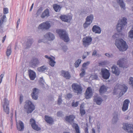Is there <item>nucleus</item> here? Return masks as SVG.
<instances>
[{"label":"nucleus","instance_id":"f257e3e1","mask_svg":"<svg viewBox=\"0 0 133 133\" xmlns=\"http://www.w3.org/2000/svg\"><path fill=\"white\" fill-rule=\"evenodd\" d=\"M115 45L119 50L121 51L126 50L128 48L126 42L122 39L116 40Z\"/></svg>","mask_w":133,"mask_h":133},{"label":"nucleus","instance_id":"f03ea898","mask_svg":"<svg viewBox=\"0 0 133 133\" xmlns=\"http://www.w3.org/2000/svg\"><path fill=\"white\" fill-rule=\"evenodd\" d=\"M56 32L60 38L65 42H68L69 41L68 34L65 30L59 29L56 30Z\"/></svg>","mask_w":133,"mask_h":133},{"label":"nucleus","instance_id":"7ed1b4c3","mask_svg":"<svg viewBox=\"0 0 133 133\" xmlns=\"http://www.w3.org/2000/svg\"><path fill=\"white\" fill-rule=\"evenodd\" d=\"M127 19L125 17H123L121 20L120 22H119L116 25V29L118 32H120L122 31V30L124 29L127 23Z\"/></svg>","mask_w":133,"mask_h":133},{"label":"nucleus","instance_id":"20e7f679","mask_svg":"<svg viewBox=\"0 0 133 133\" xmlns=\"http://www.w3.org/2000/svg\"><path fill=\"white\" fill-rule=\"evenodd\" d=\"M24 108L27 109V112L28 113H31L35 109V106L32 102L30 101H27L25 102Z\"/></svg>","mask_w":133,"mask_h":133},{"label":"nucleus","instance_id":"39448f33","mask_svg":"<svg viewBox=\"0 0 133 133\" xmlns=\"http://www.w3.org/2000/svg\"><path fill=\"white\" fill-rule=\"evenodd\" d=\"M73 91L77 95L81 94L82 92V89L81 86L77 83H73L71 85Z\"/></svg>","mask_w":133,"mask_h":133},{"label":"nucleus","instance_id":"423d86ee","mask_svg":"<svg viewBox=\"0 0 133 133\" xmlns=\"http://www.w3.org/2000/svg\"><path fill=\"white\" fill-rule=\"evenodd\" d=\"M92 38L90 36H86L83 39V44L85 47H88L91 43Z\"/></svg>","mask_w":133,"mask_h":133},{"label":"nucleus","instance_id":"0eeeda50","mask_svg":"<svg viewBox=\"0 0 133 133\" xmlns=\"http://www.w3.org/2000/svg\"><path fill=\"white\" fill-rule=\"evenodd\" d=\"M51 27L50 24L48 21H46L40 24L38 27L39 29H41L42 30H48Z\"/></svg>","mask_w":133,"mask_h":133},{"label":"nucleus","instance_id":"6e6552de","mask_svg":"<svg viewBox=\"0 0 133 133\" xmlns=\"http://www.w3.org/2000/svg\"><path fill=\"white\" fill-rule=\"evenodd\" d=\"M32 92L31 94L32 98L34 100H37L38 98V95L39 93V90L36 88H33Z\"/></svg>","mask_w":133,"mask_h":133},{"label":"nucleus","instance_id":"1a4fd4ad","mask_svg":"<svg viewBox=\"0 0 133 133\" xmlns=\"http://www.w3.org/2000/svg\"><path fill=\"white\" fill-rule=\"evenodd\" d=\"M123 128L126 131L130 133H133V125L128 123H125L123 125Z\"/></svg>","mask_w":133,"mask_h":133},{"label":"nucleus","instance_id":"9d476101","mask_svg":"<svg viewBox=\"0 0 133 133\" xmlns=\"http://www.w3.org/2000/svg\"><path fill=\"white\" fill-rule=\"evenodd\" d=\"M59 18L63 21L70 22L72 19V17L68 15H63L60 16Z\"/></svg>","mask_w":133,"mask_h":133},{"label":"nucleus","instance_id":"9b49d317","mask_svg":"<svg viewBox=\"0 0 133 133\" xmlns=\"http://www.w3.org/2000/svg\"><path fill=\"white\" fill-rule=\"evenodd\" d=\"M101 73L102 77L104 79H108L110 76V73L108 70L106 69H102Z\"/></svg>","mask_w":133,"mask_h":133},{"label":"nucleus","instance_id":"f8f14e48","mask_svg":"<svg viewBox=\"0 0 133 133\" xmlns=\"http://www.w3.org/2000/svg\"><path fill=\"white\" fill-rule=\"evenodd\" d=\"M75 118V117L74 115H71L69 116H66L65 119L66 122L72 124L74 123V119Z\"/></svg>","mask_w":133,"mask_h":133},{"label":"nucleus","instance_id":"ddd939ff","mask_svg":"<svg viewBox=\"0 0 133 133\" xmlns=\"http://www.w3.org/2000/svg\"><path fill=\"white\" fill-rule=\"evenodd\" d=\"M16 127L18 130L20 131H23L24 129V123L21 121H19L18 122H16Z\"/></svg>","mask_w":133,"mask_h":133},{"label":"nucleus","instance_id":"4468645a","mask_svg":"<svg viewBox=\"0 0 133 133\" xmlns=\"http://www.w3.org/2000/svg\"><path fill=\"white\" fill-rule=\"evenodd\" d=\"M111 71L112 73L116 76H118L120 73V71L118 67L115 65H113L111 68Z\"/></svg>","mask_w":133,"mask_h":133},{"label":"nucleus","instance_id":"2eb2a0df","mask_svg":"<svg viewBox=\"0 0 133 133\" xmlns=\"http://www.w3.org/2000/svg\"><path fill=\"white\" fill-rule=\"evenodd\" d=\"M92 90L90 87H88L85 92V97L87 99H89L92 96Z\"/></svg>","mask_w":133,"mask_h":133},{"label":"nucleus","instance_id":"dca6fc26","mask_svg":"<svg viewBox=\"0 0 133 133\" xmlns=\"http://www.w3.org/2000/svg\"><path fill=\"white\" fill-rule=\"evenodd\" d=\"M130 102L129 100L128 99H125L124 101L122 108V110L123 111H125L128 109Z\"/></svg>","mask_w":133,"mask_h":133},{"label":"nucleus","instance_id":"f3484780","mask_svg":"<svg viewBox=\"0 0 133 133\" xmlns=\"http://www.w3.org/2000/svg\"><path fill=\"white\" fill-rule=\"evenodd\" d=\"M44 37L46 39L49 41L53 40L55 38L54 34L50 32L47 33L44 35Z\"/></svg>","mask_w":133,"mask_h":133},{"label":"nucleus","instance_id":"a211bd4d","mask_svg":"<svg viewBox=\"0 0 133 133\" xmlns=\"http://www.w3.org/2000/svg\"><path fill=\"white\" fill-rule=\"evenodd\" d=\"M126 61L124 60V58H122L119 60L117 62V64L119 67L124 68L125 65L126 64Z\"/></svg>","mask_w":133,"mask_h":133},{"label":"nucleus","instance_id":"6ab92c4d","mask_svg":"<svg viewBox=\"0 0 133 133\" xmlns=\"http://www.w3.org/2000/svg\"><path fill=\"white\" fill-rule=\"evenodd\" d=\"M120 87L121 89V91L120 92L119 95H121V96H122L124 94L127 92L128 89V87L124 84H120Z\"/></svg>","mask_w":133,"mask_h":133},{"label":"nucleus","instance_id":"aec40b11","mask_svg":"<svg viewBox=\"0 0 133 133\" xmlns=\"http://www.w3.org/2000/svg\"><path fill=\"white\" fill-rule=\"evenodd\" d=\"M39 62L37 58H33L30 62V64L31 67H35L39 64Z\"/></svg>","mask_w":133,"mask_h":133},{"label":"nucleus","instance_id":"412c9836","mask_svg":"<svg viewBox=\"0 0 133 133\" xmlns=\"http://www.w3.org/2000/svg\"><path fill=\"white\" fill-rule=\"evenodd\" d=\"M120 84H117L114 87L113 94L114 95H116L118 94L119 92H121Z\"/></svg>","mask_w":133,"mask_h":133},{"label":"nucleus","instance_id":"4be33fe9","mask_svg":"<svg viewBox=\"0 0 133 133\" xmlns=\"http://www.w3.org/2000/svg\"><path fill=\"white\" fill-rule=\"evenodd\" d=\"M61 75L66 79H69L71 78L70 75L68 71L63 70L61 71Z\"/></svg>","mask_w":133,"mask_h":133},{"label":"nucleus","instance_id":"5701e85b","mask_svg":"<svg viewBox=\"0 0 133 133\" xmlns=\"http://www.w3.org/2000/svg\"><path fill=\"white\" fill-rule=\"evenodd\" d=\"M108 89V87L105 85H103L100 87L99 90V93L100 94H102L106 92Z\"/></svg>","mask_w":133,"mask_h":133},{"label":"nucleus","instance_id":"b1692460","mask_svg":"<svg viewBox=\"0 0 133 133\" xmlns=\"http://www.w3.org/2000/svg\"><path fill=\"white\" fill-rule=\"evenodd\" d=\"M44 119L47 123L50 124H52L54 122L53 118L51 117L48 115H45Z\"/></svg>","mask_w":133,"mask_h":133},{"label":"nucleus","instance_id":"393cba45","mask_svg":"<svg viewBox=\"0 0 133 133\" xmlns=\"http://www.w3.org/2000/svg\"><path fill=\"white\" fill-rule=\"evenodd\" d=\"M92 30L96 33L100 34L101 31L100 28L96 25H94L93 26Z\"/></svg>","mask_w":133,"mask_h":133},{"label":"nucleus","instance_id":"a878e982","mask_svg":"<svg viewBox=\"0 0 133 133\" xmlns=\"http://www.w3.org/2000/svg\"><path fill=\"white\" fill-rule=\"evenodd\" d=\"M29 74L31 80H34L36 77V74L33 70H30L29 71Z\"/></svg>","mask_w":133,"mask_h":133},{"label":"nucleus","instance_id":"bb28decb","mask_svg":"<svg viewBox=\"0 0 133 133\" xmlns=\"http://www.w3.org/2000/svg\"><path fill=\"white\" fill-rule=\"evenodd\" d=\"M94 100L97 104L99 105L101 104L103 101V100L101 98L99 97H96L94 99Z\"/></svg>","mask_w":133,"mask_h":133},{"label":"nucleus","instance_id":"cd10ccee","mask_svg":"<svg viewBox=\"0 0 133 133\" xmlns=\"http://www.w3.org/2000/svg\"><path fill=\"white\" fill-rule=\"evenodd\" d=\"M49 16V12L48 9H46L43 12L41 15V17L42 18H44L45 17H48Z\"/></svg>","mask_w":133,"mask_h":133},{"label":"nucleus","instance_id":"c85d7f7f","mask_svg":"<svg viewBox=\"0 0 133 133\" xmlns=\"http://www.w3.org/2000/svg\"><path fill=\"white\" fill-rule=\"evenodd\" d=\"M117 1L122 9L123 10L125 9V4L123 0H117Z\"/></svg>","mask_w":133,"mask_h":133},{"label":"nucleus","instance_id":"c756f323","mask_svg":"<svg viewBox=\"0 0 133 133\" xmlns=\"http://www.w3.org/2000/svg\"><path fill=\"white\" fill-rule=\"evenodd\" d=\"M118 115L117 112H115L113 114L112 122L114 123H116L118 120Z\"/></svg>","mask_w":133,"mask_h":133},{"label":"nucleus","instance_id":"7c9ffc66","mask_svg":"<svg viewBox=\"0 0 133 133\" xmlns=\"http://www.w3.org/2000/svg\"><path fill=\"white\" fill-rule=\"evenodd\" d=\"M84 105L82 104L81 105L80 107V112L81 114V117H83L84 115L85 114V112L84 109Z\"/></svg>","mask_w":133,"mask_h":133},{"label":"nucleus","instance_id":"2f4dec72","mask_svg":"<svg viewBox=\"0 0 133 133\" xmlns=\"http://www.w3.org/2000/svg\"><path fill=\"white\" fill-rule=\"evenodd\" d=\"M53 6L54 9L56 12H59L61 9V7L57 4H54Z\"/></svg>","mask_w":133,"mask_h":133},{"label":"nucleus","instance_id":"473e14b6","mask_svg":"<svg viewBox=\"0 0 133 133\" xmlns=\"http://www.w3.org/2000/svg\"><path fill=\"white\" fill-rule=\"evenodd\" d=\"M48 69V67L46 66L43 65L38 68V70L41 72L46 71Z\"/></svg>","mask_w":133,"mask_h":133},{"label":"nucleus","instance_id":"72a5a7b5","mask_svg":"<svg viewBox=\"0 0 133 133\" xmlns=\"http://www.w3.org/2000/svg\"><path fill=\"white\" fill-rule=\"evenodd\" d=\"M93 19V16L92 15H90L88 16L86 18V21L89 23H92Z\"/></svg>","mask_w":133,"mask_h":133},{"label":"nucleus","instance_id":"f704fd0d","mask_svg":"<svg viewBox=\"0 0 133 133\" xmlns=\"http://www.w3.org/2000/svg\"><path fill=\"white\" fill-rule=\"evenodd\" d=\"M33 40L32 39H28L27 41L26 45L27 48L30 47L32 45L33 42Z\"/></svg>","mask_w":133,"mask_h":133},{"label":"nucleus","instance_id":"c9c22d12","mask_svg":"<svg viewBox=\"0 0 133 133\" xmlns=\"http://www.w3.org/2000/svg\"><path fill=\"white\" fill-rule=\"evenodd\" d=\"M50 60L49 61V65L53 67L54 66L56 62L54 61L55 58L54 57V59L52 58H50Z\"/></svg>","mask_w":133,"mask_h":133},{"label":"nucleus","instance_id":"e433bc0d","mask_svg":"<svg viewBox=\"0 0 133 133\" xmlns=\"http://www.w3.org/2000/svg\"><path fill=\"white\" fill-rule=\"evenodd\" d=\"M31 127L37 131L40 130H41V128L38 127V125L36 124V123L34 124L33 125H32Z\"/></svg>","mask_w":133,"mask_h":133},{"label":"nucleus","instance_id":"4c0bfd02","mask_svg":"<svg viewBox=\"0 0 133 133\" xmlns=\"http://www.w3.org/2000/svg\"><path fill=\"white\" fill-rule=\"evenodd\" d=\"M6 15H3L2 17L1 18H0V22L1 24H3L4 22H6Z\"/></svg>","mask_w":133,"mask_h":133},{"label":"nucleus","instance_id":"58836bf2","mask_svg":"<svg viewBox=\"0 0 133 133\" xmlns=\"http://www.w3.org/2000/svg\"><path fill=\"white\" fill-rule=\"evenodd\" d=\"M4 111L7 114H8L9 112V106H3Z\"/></svg>","mask_w":133,"mask_h":133},{"label":"nucleus","instance_id":"ea45409f","mask_svg":"<svg viewBox=\"0 0 133 133\" xmlns=\"http://www.w3.org/2000/svg\"><path fill=\"white\" fill-rule=\"evenodd\" d=\"M4 103L2 104V106H9V102L8 100L6 98L4 99Z\"/></svg>","mask_w":133,"mask_h":133},{"label":"nucleus","instance_id":"a19ab883","mask_svg":"<svg viewBox=\"0 0 133 133\" xmlns=\"http://www.w3.org/2000/svg\"><path fill=\"white\" fill-rule=\"evenodd\" d=\"M81 59H78L75 62L74 65L75 67L77 68L78 67L80 63H81Z\"/></svg>","mask_w":133,"mask_h":133},{"label":"nucleus","instance_id":"79ce46f5","mask_svg":"<svg viewBox=\"0 0 133 133\" xmlns=\"http://www.w3.org/2000/svg\"><path fill=\"white\" fill-rule=\"evenodd\" d=\"M11 49L9 47L8 48L7 51L6 52V55L7 56H9L11 54Z\"/></svg>","mask_w":133,"mask_h":133},{"label":"nucleus","instance_id":"37998d69","mask_svg":"<svg viewBox=\"0 0 133 133\" xmlns=\"http://www.w3.org/2000/svg\"><path fill=\"white\" fill-rule=\"evenodd\" d=\"M43 10V7H41L37 10V13H36V15L37 16L39 15L41 13V12Z\"/></svg>","mask_w":133,"mask_h":133},{"label":"nucleus","instance_id":"c03bdc74","mask_svg":"<svg viewBox=\"0 0 133 133\" xmlns=\"http://www.w3.org/2000/svg\"><path fill=\"white\" fill-rule=\"evenodd\" d=\"M75 128L76 131V133H80L79 128L77 124H75Z\"/></svg>","mask_w":133,"mask_h":133},{"label":"nucleus","instance_id":"a18cd8bd","mask_svg":"<svg viewBox=\"0 0 133 133\" xmlns=\"http://www.w3.org/2000/svg\"><path fill=\"white\" fill-rule=\"evenodd\" d=\"M62 96H59L57 100V104L59 105H60L62 103Z\"/></svg>","mask_w":133,"mask_h":133},{"label":"nucleus","instance_id":"49530a36","mask_svg":"<svg viewBox=\"0 0 133 133\" xmlns=\"http://www.w3.org/2000/svg\"><path fill=\"white\" fill-rule=\"evenodd\" d=\"M81 70L82 71L80 74V76L81 77H82L85 74V70L84 68H81Z\"/></svg>","mask_w":133,"mask_h":133},{"label":"nucleus","instance_id":"de8ad7c7","mask_svg":"<svg viewBox=\"0 0 133 133\" xmlns=\"http://www.w3.org/2000/svg\"><path fill=\"white\" fill-rule=\"evenodd\" d=\"M129 36L131 38H133V28L129 33Z\"/></svg>","mask_w":133,"mask_h":133},{"label":"nucleus","instance_id":"09e8293b","mask_svg":"<svg viewBox=\"0 0 133 133\" xmlns=\"http://www.w3.org/2000/svg\"><path fill=\"white\" fill-rule=\"evenodd\" d=\"M129 83L131 86L133 85V78L132 77H130Z\"/></svg>","mask_w":133,"mask_h":133},{"label":"nucleus","instance_id":"8fccbe9b","mask_svg":"<svg viewBox=\"0 0 133 133\" xmlns=\"http://www.w3.org/2000/svg\"><path fill=\"white\" fill-rule=\"evenodd\" d=\"M36 123L35 120L31 118L30 120V123L31 125V126L33 125Z\"/></svg>","mask_w":133,"mask_h":133},{"label":"nucleus","instance_id":"3c124183","mask_svg":"<svg viewBox=\"0 0 133 133\" xmlns=\"http://www.w3.org/2000/svg\"><path fill=\"white\" fill-rule=\"evenodd\" d=\"M91 24V23H89L85 21V23L83 24V26L84 28H87Z\"/></svg>","mask_w":133,"mask_h":133},{"label":"nucleus","instance_id":"603ef678","mask_svg":"<svg viewBox=\"0 0 133 133\" xmlns=\"http://www.w3.org/2000/svg\"><path fill=\"white\" fill-rule=\"evenodd\" d=\"M90 63V62L89 61L87 62L86 63H84L82 64V67L83 68H85L86 67V66L88 65Z\"/></svg>","mask_w":133,"mask_h":133},{"label":"nucleus","instance_id":"864d4df0","mask_svg":"<svg viewBox=\"0 0 133 133\" xmlns=\"http://www.w3.org/2000/svg\"><path fill=\"white\" fill-rule=\"evenodd\" d=\"M78 102H76L75 103L73 102L72 104V107H77L78 105Z\"/></svg>","mask_w":133,"mask_h":133},{"label":"nucleus","instance_id":"5fc2aeb1","mask_svg":"<svg viewBox=\"0 0 133 133\" xmlns=\"http://www.w3.org/2000/svg\"><path fill=\"white\" fill-rule=\"evenodd\" d=\"M3 13L4 14H7L8 13V9L7 8H4L3 9Z\"/></svg>","mask_w":133,"mask_h":133},{"label":"nucleus","instance_id":"6e6d98bb","mask_svg":"<svg viewBox=\"0 0 133 133\" xmlns=\"http://www.w3.org/2000/svg\"><path fill=\"white\" fill-rule=\"evenodd\" d=\"M63 115V112L61 111H58L57 113V116L58 117H61Z\"/></svg>","mask_w":133,"mask_h":133},{"label":"nucleus","instance_id":"4d7b16f0","mask_svg":"<svg viewBox=\"0 0 133 133\" xmlns=\"http://www.w3.org/2000/svg\"><path fill=\"white\" fill-rule=\"evenodd\" d=\"M92 76L94 79L98 80V76L96 74L93 75Z\"/></svg>","mask_w":133,"mask_h":133},{"label":"nucleus","instance_id":"13d9d810","mask_svg":"<svg viewBox=\"0 0 133 133\" xmlns=\"http://www.w3.org/2000/svg\"><path fill=\"white\" fill-rule=\"evenodd\" d=\"M23 96L22 95H21L19 97L20 104H21L23 100Z\"/></svg>","mask_w":133,"mask_h":133},{"label":"nucleus","instance_id":"bf43d9fd","mask_svg":"<svg viewBox=\"0 0 133 133\" xmlns=\"http://www.w3.org/2000/svg\"><path fill=\"white\" fill-rule=\"evenodd\" d=\"M4 74H2L0 76V84L2 82V78L4 76Z\"/></svg>","mask_w":133,"mask_h":133},{"label":"nucleus","instance_id":"052dcab7","mask_svg":"<svg viewBox=\"0 0 133 133\" xmlns=\"http://www.w3.org/2000/svg\"><path fill=\"white\" fill-rule=\"evenodd\" d=\"M67 97L68 98H71L72 97V95L70 93L68 94H67Z\"/></svg>","mask_w":133,"mask_h":133},{"label":"nucleus","instance_id":"680f3d73","mask_svg":"<svg viewBox=\"0 0 133 133\" xmlns=\"http://www.w3.org/2000/svg\"><path fill=\"white\" fill-rule=\"evenodd\" d=\"M40 82L43 84H44V79L43 78V77H41L40 78Z\"/></svg>","mask_w":133,"mask_h":133},{"label":"nucleus","instance_id":"e2e57ef3","mask_svg":"<svg viewBox=\"0 0 133 133\" xmlns=\"http://www.w3.org/2000/svg\"><path fill=\"white\" fill-rule=\"evenodd\" d=\"M20 19H19L17 21V26H16V28H18V25H19V23H20Z\"/></svg>","mask_w":133,"mask_h":133},{"label":"nucleus","instance_id":"0e129e2a","mask_svg":"<svg viewBox=\"0 0 133 133\" xmlns=\"http://www.w3.org/2000/svg\"><path fill=\"white\" fill-rule=\"evenodd\" d=\"M99 64V66H102L105 64V62H100Z\"/></svg>","mask_w":133,"mask_h":133},{"label":"nucleus","instance_id":"69168bd1","mask_svg":"<svg viewBox=\"0 0 133 133\" xmlns=\"http://www.w3.org/2000/svg\"><path fill=\"white\" fill-rule=\"evenodd\" d=\"M85 133H88V127L85 128Z\"/></svg>","mask_w":133,"mask_h":133},{"label":"nucleus","instance_id":"338daca9","mask_svg":"<svg viewBox=\"0 0 133 133\" xmlns=\"http://www.w3.org/2000/svg\"><path fill=\"white\" fill-rule=\"evenodd\" d=\"M92 55L93 56H97V52L96 51H94L93 52Z\"/></svg>","mask_w":133,"mask_h":133},{"label":"nucleus","instance_id":"774afa93","mask_svg":"<svg viewBox=\"0 0 133 133\" xmlns=\"http://www.w3.org/2000/svg\"><path fill=\"white\" fill-rule=\"evenodd\" d=\"M6 38V35H5L4 36L3 38V39L2 40V42L3 43L4 42L5 39Z\"/></svg>","mask_w":133,"mask_h":133}]
</instances>
